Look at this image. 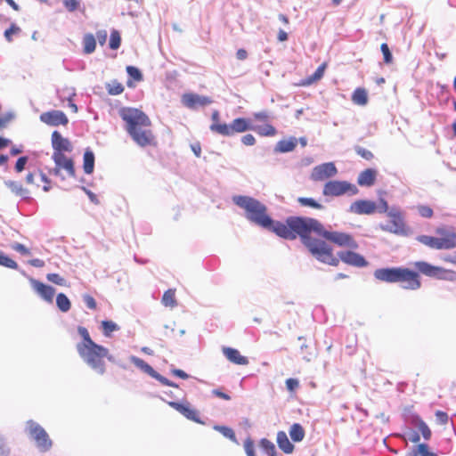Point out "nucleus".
Wrapping results in <instances>:
<instances>
[{
	"label": "nucleus",
	"mask_w": 456,
	"mask_h": 456,
	"mask_svg": "<svg viewBox=\"0 0 456 456\" xmlns=\"http://www.w3.org/2000/svg\"><path fill=\"white\" fill-rule=\"evenodd\" d=\"M119 116L126 122V130L136 144L141 147L153 144L155 137L149 129L151 120L144 112L134 108H122Z\"/></svg>",
	"instance_id": "nucleus-1"
},
{
	"label": "nucleus",
	"mask_w": 456,
	"mask_h": 456,
	"mask_svg": "<svg viewBox=\"0 0 456 456\" xmlns=\"http://www.w3.org/2000/svg\"><path fill=\"white\" fill-rule=\"evenodd\" d=\"M232 201L244 210L245 218L251 224L263 229L272 224V217L268 215L267 207L258 200L250 196L236 195L232 197Z\"/></svg>",
	"instance_id": "nucleus-2"
},
{
	"label": "nucleus",
	"mask_w": 456,
	"mask_h": 456,
	"mask_svg": "<svg viewBox=\"0 0 456 456\" xmlns=\"http://www.w3.org/2000/svg\"><path fill=\"white\" fill-rule=\"evenodd\" d=\"M374 277L377 280L395 283H403L402 287L406 289H418L420 287L419 274L416 272L407 268L393 267L380 268L374 272Z\"/></svg>",
	"instance_id": "nucleus-3"
},
{
	"label": "nucleus",
	"mask_w": 456,
	"mask_h": 456,
	"mask_svg": "<svg viewBox=\"0 0 456 456\" xmlns=\"http://www.w3.org/2000/svg\"><path fill=\"white\" fill-rule=\"evenodd\" d=\"M376 211L379 213H386L390 218L388 223L379 224V228L382 231L396 235L407 234L404 216L399 207H389L386 200L380 199L379 205H377Z\"/></svg>",
	"instance_id": "nucleus-4"
},
{
	"label": "nucleus",
	"mask_w": 456,
	"mask_h": 456,
	"mask_svg": "<svg viewBox=\"0 0 456 456\" xmlns=\"http://www.w3.org/2000/svg\"><path fill=\"white\" fill-rule=\"evenodd\" d=\"M287 224L292 229L295 239L299 236L304 245L313 238L311 232L321 235L323 228L318 220L311 217L290 216L287 218Z\"/></svg>",
	"instance_id": "nucleus-5"
},
{
	"label": "nucleus",
	"mask_w": 456,
	"mask_h": 456,
	"mask_svg": "<svg viewBox=\"0 0 456 456\" xmlns=\"http://www.w3.org/2000/svg\"><path fill=\"white\" fill-rule=\"evenodd\" d=\"M82 360L96 373L102 375L105 373L106 366L104 355H107V348L96 343L92 346H84L77 350Z\"/></svg>",
	"instance_id": "nucleus-6"
},
{
	"label": "nucleus",
	"mask_w": 456,
	"mask_h": 456,
	"mask_svg": "<svg viewBox=\"0 0 456 456\" xmlns=\"http://www.w3.org/2000/svg\"><path fill=\"white\" fill-rule=\"evenodd\" d=\"M305 246L318 261L333 266L338 265L339 259L333 256L331 248L325 241L312 238Z\"/></svg>",
	"instance_id": "nucleus-7"
},
{
	"label": "nucleus",
	"mask_w": 456,
	"mask_h": 456,
	"mask_svg": "<svg viewBox=\"0 0 456 456\" xmlns=\"http://www.w3.org/2000/svg\"><path fill=\"white\" fill-rule=\"evenodd\" d=\"M253 128L249 119L238 118L232 120L229 125L214 123L210 126V130L223 136H232L237 133H243Z\"/></svg>",
	"instance_id": "nucleus-8"
},
{
	"label": "nucleus",
	"mask_w": 456,
	"mask_h": 456,
	"mask_svg": "<svg viewBox=\"0 0 456 456\" xmlns=\"http://www.w3.org/2000/svg\"><path fill=\"white\" fill-rule=\"evenodd\" d=\"M359 193L355 184L347 181L330 180L322 189V195L325 197H340L343 195L354 196Z\"/></svg>",
	"instance_id": "nucleus-9"
},
{
	"label": "nucleus",
	"mask_w": 456,
	"mask_h": 456,
	"mask_svg": "<svg viewBox=\"0 0 456 456\" xmlns=\"http://www.w3.org/2000/svg\"><path fill=\"white\" fill-rule=\"evenodd\" d=\"M26 432L36 442L41 452H46L52 447V441L46 431L37 422L28 420L26 425Z\"/></svg>",
	"instance_id": "nucleus-10"
},
{
	"label": "nucleus",
	"mask_w": 456,
	"mask_h": 456,
	"mask_svg": "<svg viewBox=\"0 0 456 456\" xmlns=\"http://www.w3.org/2000/svg\"><path fill=\"white\" fill-rule=\"evenodd\" d=\"M321 236L340 247H347L352 249L358 248V244L350 234L345 232H328L323 227Z\"/></svg>",
	"instance_id": "nucleus-11"
},
{
	"label": "nucleus",
	"mask_w": 456,
	"mask_h": 456,
	"mask_svg": "<svg viewBox=\"0 0 456 456\" xmlns=\"http://www.w3.org/2000/svg\"><path fill=\"white\" fill-rule=\"evenodd\" d=\"M130 361L141 370L151 376V378L157 379L161 384L168 386V387H177V385L174 382L168 380L167 378L163 377L159 373H158L151 365H149L147 362H145L142 359L131 355Z\"/></svg>",
	"instance_id": "nucleus-12"
},
{
	"label": "nucleus",
	"mask_w": 456,
	"mask_h": 456,
	"mask_svg": "<svg viewBox=\"0 0 456 456\" xmlns=\"http://www.w3.org/2000/svg\"><path fill=\"white\" fill-rule=\"evenodd\" d=\"M338 174V169L333 162H327L314 167L311 173L313 181H324L334 177Z\"/></svg>",
	"instance_id": "nucleus-13"
},
{
	"label": "nucleus",
	"mask_w": 456,
	"mask_h": 456,
	"mask_svg": "<svg viewBox=\"0 0 456 456\" xmlns=\"http://www.w3.org/2000/svg\"><path fill=\"white\" fill-rule=\"evenodd\" d=\"M52 159L55 163V168L53 169V174L55 175H60L61 169H64L69 176L75 175V168L73 160L69 158H67L63 153L61 152H53Z\"/></svg>",
	"instance_id": "nucleus-14"
},
{
	"label": "nucleus",
	"mask_w": 456,
	"mask_h": 456,
	"mask_svg": "<svg viewBox=\"0 0 456 456\" xmlns=\"http://www.w3.org/2000/svg\"><path fill=\"white\" fill-rule=\"evenodd\" d=\"M181 102L191 110H196L199 107H204L213 102L210 97L193 93L183 94Z\"/></svg>",
	"instance_id": "nucleus-15"
},
{
	"label": "nucleus",
	"mask_w": 456,
	"mask_h": 456,
	"mask_svg": "<svg viewBox=\"0 0 456 456\" xmlns=\"http://www.w3.org/2000/svg\"><path fill=\"white\" fill-rule=\"evenodd\" d=\"M28 281L38 297L47 303H53L55 295V289L53 287L46 285L32 277L28 278Z\"/></svg>",
	"instance_id": "nucleus-16"
},
{
	"label": "nucleus",
	"mask_w": 456,
	"mask_h": 456,
	"mask_svg": "<svg viewBox=\"0 0 456 456\" xmlns=\"http://www.w3.org/2000/svg\"><path fill=\"white\" fill-rule=\"evenodd\" d=\"M376 202L369 200H358L353 202L348 211L355 215H371L376 212Z\"/></svg>",
	"instance_id": "nucleus-17"
},
{
	"label": "nucleus",
	"mask_w": 456,
	"mask_h": 456,
	"mask_svg": "<svg viewBox=\"0 0 456 456\" xmlns=\"http://www.w3.org/2000/svg\"><path fill=\"white\" fill-rule=\"evenodd\" d=\"M40 120L52 126H57L59 125H67L69 119L65 113L61 110H51L44 112L40 115Z\"/></svg>",
	"instance_id": "nucleus-18"
},
{
	"label": "nucleus",
	"mask_w": 456,
	"mask_h": 456,
	"mask_svg": "<svg viewBox=\"0 0 456 456\" xmlns=\"http://www.w3.org/2000/svg\"><path fill=\"white\" fill-rule=\"evenodd\" d=\"M271 223L272 224L268 227H264V229L274 232L281 238H283L286 240H295V235H294V233H292L293 232L292 229L290 228L289 224H287V222L284 224L280 221H274L272 218Z\"/></svg>",
	"instance_id": "nucleus-19"
},
{
	"label": "nucleus",
	"mask_w": 456,
	"mask_h": 456,
	"mask_svg": "<svg viewBox=\"0 0 456 456\" xmlns=\"http://www.w3.org/2000/svg\"><path fill=\"white\" fill-rule=\"evenodd\" d=\"M338 255L342 262L352 266L364 267L368 265V262L362 255L351 250L340 251Z\"/></svg>",
	"instance_id": "nucleus-20"
},
{
	"label": "nucleus",
	"mask_w": 456,
	"mask_h": 456,
	"mask_svg": "<svg viewBox=\"0 0 456 456\" xmlns=\"http://www.w3.org/2000/svg\"><path fill=\"white\" fill-rule=\"evenodd\" d=\"M168 405L176 410L188 419L203 424V422L199 418L198 411L195 409H192L189 403L183 404L177 402H168Z\"/></svg>",
	"instance_id": "nucleus-21"
},
{
	"label": "nucleus",
	"mask_w": 456,
	"mask_h": 456,
	"mask_svg": "<svg viewBox=\"0 0 456 456\" xmlns=\"http://www.w3.org/2000/svg\"><path fill=\"white\" fill-rule=\"evenodd\" d=\"M52 146L53 152H70L73 150L69 140L64 138L58 131H54L52 134Z\"/></svg>",
	"instance_id": "nucleus-22"
},
{
	"label": "nucleus",
	"mask_w": 456,
	"mask_h": 456,
	"mask_svg": "<svg viewBox=\"0 0 456 456\" xmlns=\"http://www.w3.org/2000/svg\"><path fill=\"white\" fill-rule=\"evenodd\" d=\"M377 175L376 169L367 168L358 175L357 183L360 186L370 187L375 183Z\"/></svg>",
	"instance_id": "nucleus-23"
},
{
	"label": "nucleus",
	"mask_w": 456,
	"mask_h": 456,
	"mask_svg": "<svg viewBox=\"0 0 456 456\" xmlns=\"http://www.w3.org/2000/svg\"><path fill=\"white\" fill-rule=\"evenodd\" d=\"M223 354L232 363L238 365L248 364V360L246 356L240 354L237 349L232 347H223Z\"/></svg>",
	"instance_id": "nucleus-24"
},
{
	"label": "nucleus",
	"mask_w": 456,
	"mask_h": 456,
	"mask_svg": "<svg viewBox=\"0 0 456 456\" xmlns=\"http://www.w3.org/2000/svg\"><path fill=\"white\" fill-rule=\"evenodd\" d=\"M436 249H452L456 247V233L450 232L443 238H437Z\"/></svg>",
	"instance_id": "nucleus-25"
},
{
	"label": "nucleus",
	"mask_w": 456,
	"mask_h": 456,
	"mask_svg": "<svg viewBox=\"0 0 456 456\" xmlns=\"http://www.w3.org/2000/svg\"><path fill=\"white\" fill-rule=\"evenodd\" d=\"M415 266L420 273L430 277L438 276L442 272L441 268L433 266L430 264L424 261L416 262Z\"/></svg>",
	"instance_id": "nucleus-26"
},
{
	"label": "nucleus",
	"mask_w": 456,
	"mask_h": 456,
	"mask_svg": "<svg viewBox=\"0 0 456 456\" xmlns=\"http://www.w3.org/2000/svg\"><path fill=\"white\" fill-rule=\"evenodd\" d=\"M297 144V139L296 137H289L287 140H281L277 142L274 151L286 153L292 151Z\"/></svg>",
	"instance_id": "nucleus-27"
},
{
	"label": "nucleus",
	"mask_w": 456,
	"mask_h": 456,
	"mask_svg": "<svg viewBox=\"0 0 456 456\" xmlns=\"http://www.w3.org/2000/svg\"><path fill=\"white\" fill-rule=\"evenodd\" d=\"M277 444L281 450L285 453H291L294 451V445L288 438L286 432L279 431L277 433Z\"/></svg>",
	"instance_id": "nucleus-28"
},
{
	"label": "nucleus",
	"mask_w": 456,
	"mask_h": 456,
	"mask_svg": "<svg viewBox=\"0 0 456 456\" xmlns=\"http://www.w3.org/2000/svg\"><path fill=\"white\" fill-rule=\"evenodd\" d=\"M4 184L17 196H20L23 199H28L29 191L24 188L21 183L14 181H5Z\"/></svg>",
	"instance_id": "nucleus-29"
},
{
	"label": "nucleus",
	"mask_w": 456,
	"mask_h": 456,
	"mask_svg": "<svg viewBox=\"0 0 456 456\" xmlns=\"http://www.w3.org/2000/svg\"><path fill=\"white\" fill-rule=\"evenodd\" d=\"M83 168L86 174L90 175L94 168V154L92 151L86 150L84 153Z\"/></svg>",
	"instance_id": "nucleus-30"
},
{
	"label": "nucleus",
	"mask_w": 456,
	"mask_h": 456,
	"mask_svg": "<svg viewBox=\"0 0 456 456\" xmlns=\"http://www.w3.org/2000/svg\"><path fill=\"white\" fill-rule=\"evenodd\" d=\"M77 332L83 338V341L77 344V351L81 349L84 346H92L93 344L95 343L91 338L90 334L86 328H85L83 326H78Z\"/></svg>",
	"instance_id": "nucleus-31"
},
{
	"label": "nucleus",
	"mask_w": 456,
	"mask_h": 456,
	"mask_svg": "<svg viewBox=\"0 0 456 456\" xmlns=\"http://www.w3.org/2000/svg\"><path fill=\"white\" fill-rule=\"evenodd\" d=\"M84 53L90 54L94 52L96 47V38L93 34H86L83 37Z\"/></svg>",
	"instance_id": "nucleus-32"
},
{
	"label": "nucleus",
	"mask_w": 456,
	"mask_h": 456,
	"mask_svg": "<svg viewBox=\"0 0 456 456\" xmlns=\"http://www.w3.org/2000/svg\"><path fill=\"white\" fill-rule=\"evenodd\" d=\"M289 436L294 442H301L305 437V430L298 423H294L289 429Z\"/></svg>",
	"instance_id": "nucleus-33"
},
{
	"label": "nucleus",
	"mask_w": 456,
	"mask_h": 456,
	"mask_svg": "<svg viewBox=\"0 0 456 456\" xmlns=\"http://www.w3.org/2000/svg\"><path fill=\"white\" fill-rule=\"evenodd\" d=\"M252 131L256 132L258 134L262 136H273L276 134V129L270 124H265L264 126H254L251 128Z\"/></svg>",
	"instance_id": "nucleus-34"
},
{
	"label": "nucleus",
	"mask_w": 456,
	"mask_h": 456,
	"mask_svg": "<svg viewBox=\"0 0 456 456\" xmlns=\"http://www.w3.org/2000/svg\"><path fill=\"white\" fill-rule=\"evenodd\" d=\"M56 305L60 311L67 313L71 307V303L68 297L63 293H59L56 297Z\"/></svg>",
	"instance_id": "nucleus-35"
},
{
	"label": "nucleus",
	"mask_w": 456,
	"mask_h": 456,
	"mask_svg": "<svg viewBox=\"0 0 456 456\" xmlns=\"http://www.w3.org/2000/svg\"><path fill=\"white\" fill-rule=\"evenodd\" d=\"M352 101L355 104L365 105L368 102V96H367L366 91L362 88H357L352 95Z\"/></svg>",
	"instance_id": "nucleus-36"
},
{
	"label": "nucleus",
	"mask_w": 456,
	"mask_h": 456,
	"mask_svg": "<svg viewBox=\"0 0 456 456\" xmlns=\"http://www.w3.org/2000/svg\"><path fill=\"white\" fill-rule=\"evenodd\" d=\"M106 89L110 95H118L123 93L124 86L117 80H112L106 84Z\"/></svg>",
	"instance_id": "nucleus-37"
},
{
	"label": "nucleus",
	"mask_w": 456,
	"mask_h": 456,
	"mask_svg": "<svg viewBox=\"0 0 456 456\" xmlns=\"http://www.w3.org/2000/svg\"><path fill=\"white\" fill-rule=\"evenodd\" d=\"M161 302L165 306H169L172 308L176 306L177 303H176L175 297V290L167 289L164 293Z\"/></svg>",
	"instance_id": "nucleus-38"
},
{
	"label": "nucleus",
	"mask_w": 456,
	"mask_h": 456,
	"mask_svg": "<svg viewBox=\"0 0 456 456\" xmlns=\"http://www.w3.org/2000/svg\"><path fill=\"white\" fill-rule=\"evenodd\" d=\"M325 69H326V63H322V65H320L317 68V69L314 71V73L306 78V80L304 83V85H307L308 86V85H311L314 82L321 79L323 77Z\"/></svg>",
	"instance_id": "nucleus-39"
},
{
	"label": "nucleus",
	"mask_w": 456,
	"mask_h": 456,
	"mask_svg": "<svg viewBox=\"0 0 456 456\" xmlns=\"http://www.w3.org/2000/svg\"><path fill=\"white\" fill-rule=\"evenodd\" d=\"M213 428L215 430L220 432L224 437L230 439L231 441H232L234 443L237 442L235 433L231 428H228L225 426L215 425Z\"/></svg>",
	"instance_id": "nucleus-40"
},
{
	"label": "nucleus",
	"mask_w": 456,
	"mask_h": 456,
	"mask_svg": "<svg viewBox=\"0 0 456 456\" xmlns=\"http://www.w3.org/2000/svg\"><path fill=\"white\" fill-rule=\"evenodd\" d=\"M102 328L105 337H110L112 332L119 330L118 325L112 321H102Z\"/></svg>",
	"instance_id": "nucleus-41"
},
{
	"label": "nucleus",
	"mask_w": 456,
	"mask_h": 456,
	"mask_svg": "<svg viewBox=\"0 0 456 456\" xmlns=\"http://www.w3.org/2000/svg\"><path fill=\"white\" fill-rule=\"evenodd\" d=\"M415 425L419 431L421 433L423 438L425 440H429L431 437V430L429 429L428 426L420 419H416Z\"/></svg>",
	"instance_id": "nucleus-42"
},
{
	"label": "nucleus",
	"mask_w": 456,
	"mask_h": 456,
	"mask_svg": "<svg viewBox=\"0 0 456 456\" xmlns=\"http://www.w3.org/2000/svg\"><path fill=\"white\" fill-rule=\"evenodd\" d=\"M416 240L425 246L436 249L437 238L428 235H419Z\"/></svg>",
	"instance_id": "nucleus-43"
},
{
	"label": "nucleus",
	"mask_w": 456,
	"mask_h": 456,
	"mask_svg": "<svg viewBox=\"0 0 456 456\" xmlns=\"http://www.w3.org/2000/svg\"><path fill=\"white\" fill-rule=\"evenodd\" d=\"M0 265L10 268L18 269V264L0 250Z\"/></svg>",
	"instance_id": "nucleus-44"
},
{
	"label": "nucleus",
	"mask_w": 456,
	"mask_h": 456,
	"mask_svg": "<svg viewBox=\"0 0 456 456\" xmlns=\"http://www.w3.org/2000/svg\"><path fill=\"white\" fill-rule=\"evenodd\" d=\"M411 456H437L436 453L428 451V445L427 444H419L416 450L412 452Z\"/></svg>",
	"instance_id": "nucleus-45"
},
{
	"label": "nucleus",
	"mask_w": 456,
	"mask_h": 456,
	"mask_svg": "<svg viewBox=\"0 0 456 456\" xmlns=\"http://www.w3.org/2000/svg\"><path fill=\"white\" fill-rule=\"evenodd\" d=\"M297 201L303 207H310V208H316V209H322L323 208V206L322 204L318 203L313 198L300 197V198L297 199Z\"/></svg>",
	"instance_id": "nucleus-46"
},
{
	"label": "nucleus",
	"mask_w": 456,
	"mask_h": 456,
	"mask_svg": "<svg viewBox=\"0 0 456 456\" xmlns=\"http://www.w3.org/2000/svg\"><path fill=\"white\" fill-rule=\"evenodd\" d=\"M120 42L121 38L118 31L112 30L110 38V47L113 50H116L120 46Z\"/></svg>",
	"instance_id": "nucleus-47"
},
{
	"label": "nucleus",
	"mask_w": 456,
	"mask_h": 456,
	"mask_svg": "<svg viewBox=\"0 0 456 456\" xmlns=\"http://www.w3.org/2000/svg\"><path fill=\"white\" fill-rule=\"evenodd\" d=\"M62 4L66 10L70 12L80 8V0H62Z\"/></svg>",
	"instance_id": "nucleus-48"
},
{
	"label": "nucleus",
	"mask_w": 456,
	"mask_h": 456,
	"mask_svg": "<svg viewBox=\"0 0 456 456\" xmlns=\"http://www.w3.org/2000/svg\"><path fill=\"white\" fill-rule=\"evenodd\" d=\"M46 279L49 281L60 286H66L67 283L66 280L58 273H48L46 275Z\"/></svg>",
	"instance_id": "nucleus-49"
},
{
	"label": "nucleus",
	"mask_w": 456,
	"mask_h": 456,
	"mask_svg": "<svg viewBox=\"0 0 456 456\" xmlns=\"http://www.w3.org/2000/svg\"><path fill=\"white\" fill-rule=\"evenodd\" d=\"M126 72L130 77L136 81H141L142 79V72L136 67L127 66Z\"/></svg>",
	"instance_id": "nucleus-50"
},
{
	"label": "nucleus",
	"mask_w": 456,
	"mask_h": 456,
	"mask_svg": "<svg viewBox=\"0 0 456 456\" xmlns=\"http://www.w3.org/2000/svg\"><path fill=\"white\" fill-rule=\"evenodd\" d=\"M380 50H381V52L383 53L385 63H387V64L391 63L392 61H393V56H392V53H391V52L389 50V47H388L387 44L383 43L381 45V46H380Z\"/></svg>",
	"instance_id": "nucleus-51"
},
{
	"label": "nucleus",
	"mask_w": 456,
	"mask_h": 456,
	"mask_svg": "<svg viewBox=\"0 0 456 456\" xmlns=\"http://www.w3.org/2000/svg\"><path fill=\"white\" fill-rule=\"evenodd\" d=\"M355 151L359 156H361L362 159L366 160H370L374 157L373 153L370 151L360 146L355 147Z\"/></svg>",
	"instance_id": "nucleus-52"
},
{
	"label": "nucleus",
	"mask_w": 456,
	"mask_h": 456,
	"mask_svg": "<svg viewBox=\"0 0 456 456\" xmlns=\"http://www.w3.org/2000/svg\"><path fill=\"white\" fill-rule=\"evenodd\" d=\"M20 32V28L16 24H12L9 28L4 31V37L8 42H12V36Z\"/></svg>",
	"instance_id": "nucleus-53"
},
{
	"label": "nucleus",
	"mask_w": 456,
	"mask_h": 456,
	"mask_svg": "<svg viewBox=\"0 0 456 456\" xmlns=\"http://www.w3.org/2000/svg\"><path fill=\"white\" fill-rule=\"evenodd\" d=\"M12 248L23 256L30 255V251L23 244L15 242L12 245Z\"/></svg>",
	"instance_id": "nucleus-54"
},
{
	"label": "nucleus",
	"mask_w": 456,
	"mask_h": 456,
	"mask_svg": "<svg viewBox=\"0 0 456 456\" xmlns=\"http://www.w3.org/2000/svg\"><path fill=\"white\" fill-rule=\"evenodd\" d=\"M244 449L247 456H256L254 450V443L251 439L248 438L244 442Z\"/></svg>",
	"instance_id": "nucleus-55"
},
{
	"label": "nucleus",
	"mask_w": 456,
	"mask_h": 456,
	"mask_svg": "<svg viewBox=\"0 0 456 456\" xmlns=\"http://www.w3.org/2000/svg\"><path fill=\"white\" fill-rule=\"evenodd\" d=\"M418 211H419V214L422 217L429 218V217H431L433 216V210L428 206H424V205L419 206L418 207Z\"/></svg>",
	"instance_id": "nucleus-56"
},
{
	"label": "nucleus",
	"mask_w": 456,
	"mask_h": 456,
	"mask_svg": "<svg viewBox=\"0 0 456 456\" xmlns=\"http://www.w3.org/2000/svg\"><path fill=\"white\" fill-rule=\"evenodd\" d=\"M260 446L263 448V450H265L267 452V454H269L270 452H273V449H275L273 443H272L266 438L261 439Z\"/></svg>",
	"instance_id": "nucleus-57"
},
{
	"label": "nucleus",
	"mask_w": 456,
	"mask_h": 456,
	"mask_svg": "<svg viewBox=\"0 0 456 456\" xmlns=\"http://www.w3.org/2000/svg\"><path fill=\"white\" fill-rule=\"evenodd\" d=\"M253 117L259 121H267L270 119L271 115L267 110H262L253 113Z\"/></svg>",
	"instance_id": "nucleus-58"
},
{
	"label": "nucleus",
	"mask_w": 456,
	"mask_h": 456,
	"mask_svg": "<svg viewBox=\"0 0 456 456\" xmlns=\"http://www.w3.org/2000/svg\"><path fill=\"white\" fill-rule=\"evenodd\" d=\"M108 34L105 29H100L96 32L95 38L101 45H103L107 41Z\"/></svg>",
	"instance_id": "nucleus-59"
},
{
	"label": "nucleus",
	"mask_w": 456,
	"mask_h": 456,
	"mask_svg": "<svg viewBox=\"0 0 456 456\" xmlns=\"http://www.w3.org/2000/svg\"><path fill=\"white\" fill-rule=\"evenodd\" d=\"M298 386H299V382L296 379L290 378L286 380V387L290 392H293L294 390H296L298 387Z\"/></svg>",
	"instance_id": "nucleus-60"
},
{
	"label": "nucleus",
	"mask_w": 456,
	"mask_h": 456,
	"mask_svg": "<svg viewBox=\"0 0 456 456\" xmlns=\"http://www.w3.org/2000/svg\"><path fill=\"white\" fill-rule=\"evenodd\" d=\"M83 300L88 308H90V309L96 308V301L94 300V298L92 296L87 295V294L84 295Z\"/></svg>",
	"instance_id": "nucleus-61"
},
{
	"label": "nucleus",
	"mask_w": 456,
	"mask_h": 456,
	"mask_svg": "<svg viewBox=\"0 0 456 456\" xmlns=\"http://www.w3.org/2000/svg\"><path fill=\"white\" fill-rule=\"evenodd\" d=\"M27 162H28V157L23 156V157L19 158L15 164V170L19 173L21 172L24 169Z\"/></svg>",
	"instance_id": "nucleus-62"
},
{
	"label": "nucleus",
	"mask_w": 456,
	"mask_h": 456,
	"mask_svg": "<svg viewBox=\"0 0 456 456\" xmlns=\"http://www.w3.org/2000/svg\"><path fill=\"white\" fill-rule=\"evenodd\" d=\"M241 142L244 145L252 146L256 143V139H255L254 135L248 134L241 137Z\"/></svg>",
	"instance_id": "nucleus-63"
},
{
	"label": "nucleus",
	"mask_w": 456,
	"mask_h": 456,
	"mask_svg": "<svg viewBox=\"0 0 456 456\" xmlns=\"http://www.w3.org/2000/svg\"><path fill=\"white\" fill-rule=\"evenodd\" d=\"M81 189L86 193V195L88 196L91 202H93L95 205L100 204V201H99L97 196L93 191L86 189V187H81Z\"/></svg>",
	"instance_id": "nucleus-64"
}]
</instances>
